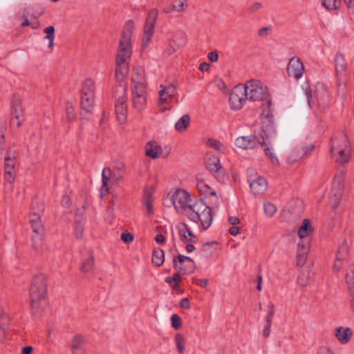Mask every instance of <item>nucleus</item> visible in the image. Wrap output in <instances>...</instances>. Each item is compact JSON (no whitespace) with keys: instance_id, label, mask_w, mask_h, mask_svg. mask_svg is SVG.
<instances>
[{"instance_id":"obj_1","label":"nucleus","mask_w":354,"mask_h":354,"mask_svg":"<svg viewBox=\"0 0 354 354\" xmlns=\"http://www.w3.org/2000/svg\"><path fill=\"white\" fill-rule=\"evenodd\" d=\"M262 132L263 135L261 138L256 135L239 136L236 138L234 145L242 149H252L259 145H266L267 140L275 136L276 131L272 116L263 115L261 118Z\"/></svg>"},{"instance_id":"obj_2","label":"nucleus","mask_w":354,"mask_h":354,"mask_svg":"<svg viewBox=\"0 0 354 354\" xmlns=\"http://www.w3.org/2000/svg\"><path fill=\"white\" fill-rule=\"evenodd\" d=\"M46 290V277L42 274L35 276L30 290V306L32 315L35 316L41 315L46 308L48 305Z\"/></svg>"},{"instance_id":"obj_3","label":"nucleus","mask_w":354,"mask_h":354,"mask_svg":"<svg viewBox=\"0 0 354 354\" xmlns=\"http://www.w3.org/2000/svg\"><path fill=\"white\" fill-rule=\"evenodd\" d=\"M187 215L193 222L200 223L203 230L209 228L212 222V210L202 201H195Z\"/></svg>"},{"instance_id":"obj_4","label":"nucleus","mask_w":354,"mask_h":354,"mask_svg":"<svg viewBox=\"0 0 354 354\" xmlns=\"http://www.w3.org/2000/svg\"><path fill=\"white\" fill-rule=\"evenodd\" d=\"M133 29L134 24L132 21L129 20L125 23L121 33L115 62H129L131 55V37Z\"/></svg>"},{"instance_id":"obj_5","label":"nucleus","mask_w":354,"mask_h":354,"mask_svg":"<svg viewBox=\"0 0 354 354\" xmlns=\"http://www.w3.org/2000/svg\"><path fill=\"white\" fill-rule=\"evenodd\" d=\"M243 85V91L248 101L263 102L268 97L267 86L261 81L252 80Z\"/></svg>"},{"instance_id":"obj_6","label":"nucleus","mask_w":354,"mask_h":354,"mask_svg":"<svg viewBox=\"0 0 354 354\" xmlns=\"http://www.w3.org/2000/svg\"><path fill=\"white\" fill-rule=\"evenodd\" d=\"M80 93L82 109L86 113H91L93 109L95 95V82L92 78L88 77L82 81Z\"/></svg>"},{"instance_id":"obj_7","label":"nucleus","mask_w":354,"mask_h":354,"mask_svg":"<svg viewBox=\"0 0 354 354\" xmlns=\"http://www.w3.org/2000/svg\"><path fill=\"white\" fill-rule=\"evenodd\" d=\"M115 97V113L120 124H123L127 118V89L126 85H117L114 88Z\"/></svg>"},{"instance_id":"obj_8","label":"nucleus","mask_w":354,"mask_h":354,"mask_svg":"<svg viewBox=\"0 0 354 354\" xmlns=\"http://www.w3.org/2000/svg\"><path fill=\"white\" fill-rule=\"evenodd\" d=\"M41 214L31 212L30 214V223L32 233V248L36 251H39L44 243V227L40 218Z\"/></svg>"},{"instance_id":"obj_9","label":"nucleus","mask_w":354,"mask_h":354,"mask_svg":"<svg viewBox=\"0 0 354 354\" xmlns=\"http://www.w3.org/2000/svg\"><path fill=\"white\" fill-rule=\"evenodd\" d=\"M160 87L158 106L160 111L164 112L171 109L172 101L177 96V89L174 84H161Z\"/></svg>"},{"instance_id":"obj_10","label":"nucleus","mask_w":354,"mask_h":354,"mask_svg":"<svg viewBox=\"0 0 354 354\" xmlns=\"http://www.w3.org/2000/svg\"><path fill=\"white\" fill-rule=\"evenodd\" d=\"M171 201L176 212L180 213H187L194 203L190 194L183 189H176L173 193Z\"/></svg>"},{"instance_id":"obj_11","label":"nucleus","mask_w":354,"mask_h":354,"mask_svg":"<svg viewBox=\"0 0 354 354\" xmlns=\"http://www.w3.org/2000/svg\"><path fill=\"white\" fill-rule=\"evenodd\" d=\"M248 180L250 184V190L254 196H261L267 191V180L259 176L252 169L248 170Z\"/></svg>"},{"instance_id":"obj_12","label":"nucleus","mask_w":354,"mask_h":354,"mask_svg":"<svg viewBox=\"0 0 354 354\" xmlns=\"http://www.w3.org/2000/svg\"><path fill=\"white\" fill-rule=\"evenodd\" d=\"M248 101L243 91V85L235 86L230 93L229 102L231 108L234 110L241 109Z\"/></svg>"},{"instance_id":"obj_13","label":"nucleus","mask_w":354,"mask_h":354,"mask_svg":"<svg viewBox=\"0 0 354 354\" xmlns=\"http://www.w3.org/2000/svg\"><path fill=\"white\" fill-rule=\"evenodd\" d=\"M174 268L177 271L189 274L194 270V261L188 257L179 254L173 259Z\"/></svg>"},{"instance_id":"obj_14","label":"nucleus","mask_w":354,"mask_h":354,"mask_svg":"<svg viewBox=\"0 0 354 354\" xmlns=\"http://www.w3.org/2000/svg\"><path fill=\"white\" fill-rule=\"evenodd\" d=\"M334 63L338 86L344 84L347 72V63L344 56L341 53H337L335 56Z\"/></svg>"},{"instance_id":"obj_15","label":"nucleus","mask_w":354,"mask_h":354,"mask_svg":"<svg viewBox=\"0 0 354 354\" xmlns=\"http://www.w3.org/2000/svg\"><path fill=\"white\" fill-rule=\"evenodd\" d=\"M131 89V91H147L145 72L140 67L133 70Z\"/></svg>"},{"instance_id":"obj_16","label":"nucleus","mask_w":354,"mask_h":354,"mask_svg":"<svg viewBox=\"0 0 354 354\" xmlns=\"http://www.w3.org/2000/svg\"><path fill=\"white\" fill-rule=\"evenodd\" d=\"M304 72V66L299 57H292L287 66V73L289 76L297 80L300 79Z\"/></svg>"},{"instance_id":"obj_17","label":"nucleus","mask_w":354,"mask_h":354,"mask_svg":"<svg viewBox=\"0 0 354 354\" xmlns=\"http://www.w3.org/2000/svg\"><path fill=\"white\" fill-rule=\"evenodd\" d=\"M176 229L178 231L180 240L184 243H196L198 242L197 236L192 233L186 223L183 222L178 223L176 225Z\"/></svg>"},{"instance_id":"obj_18","label":"nucleus","mask_w":354,"mask_h":354,"mask_svg":"<svg viewBox=\"0 0 354 354\" xmlns=\"http://www.w3.org/2000/svg\"><path fill=\"white\" fill-rule=\"evenodd\" d=\"M131 101L136 111H143L147 105V91H131Z\"/></svg>"},{"instance_id":"obj_19","label":"nucleus","mask_w":354,"mask_h":354,"mask_svg":"<svg viewBox=\"0 0 354 354\" xmlns=\"http://www.w3.org/2000/svg\"><path fill=\"white\" fill-rule=\"evenodd\" d=\"M205 163L207 169L214 174L216 178L221 180L223 177V169L218 157L209 156L207 158Z\"/></svg>"},{"instance_id":"obj_20","label":"nucleus","mask_w":354,"mask_h":354,"mask_svg":"<svg viewBox=\"0 0 354 354\" xmlns=\"http://www.w3.org/2000/svg\"><path fill=\"white\" fill-rule=\"evenodd\" d=\"M348 147H351V143L347 136L344 133H338L331 139L330 152L346 149Z\"/></svg>"},{"instance_id":"obj_21","label":"nucleus","mask_w":354,"mask_h":354,"mask_svg":"<svg viewBox=\"0 0 354 354\" xmlns=\"http://www.w3.org/2000/svg\"><path fill=\"white\" fill-rule=\"evenodd\" d=\"M145 149V155L152 159H156L162 156V149L156 141L148 142Z\"/></svg>"},{"instance_id":"obj_22","label":"nucleus","mask_w":354,"mask_h":354,"mask_svg":"<svg viewBox=\"0 0 354 354\" xmlns=\"http://www.w3.org/2000/svg\"><path fill=\"white\" fill-rule=\"evenodd\" d=\"M85 339L80 335H75L70 343V348L72 354H84Z\"/></svg>"},{"instance_id":"obj_23","label":"nucleus","mask_w":354,"mask_h":354,"mask_svg":"<svg viewBox=\"0 0 354 354\" xmlns=\"http://www.w3.org/2000/svg\"><path fill=\"white\" fill-rule=\"evenodd\" d=\"M115 63L116 68L115 76L116 81L118 82V85H125L123 82L129 73V62H124L120 63V62H115Z\"/></svg>"},{"instance_id":"obj_24","label":"nucleus","mask_w":354,"mask_h":354,"mask_svg":"<svg viewBox=\"0 0 354 354\" xmlns=\"http://www.w3.org/2000/svg\"><path fill=\"white\" fill-rule=\"evenodd\" d=\"M352 335L351 330L348 327H338L335 331V336L342 344H347L350 341Z\"/></svg>"},{"instance_id":"obj_25","label":"nucleus","mask_w":354,"mask_h":354,"mask_svg":"<svg viewBox=\"0 0 354 354\" xmlns=\"http://www.w3.org/2000/svg\"><path fill=\"white\" fill-rule=\"evenodd\" d=\"M308 251L309 243L308 241H301L298 243L297 252V261L298 265H302L304 263Z\"/></svg>"},{"instance_id":"obj_26","label":"nucleus","mask_w":354,"mask_h":354,"mask_svg":"<svg viewBox=\"0 0 354 354\" xmlns=\"http://www.w3.org/2000/svg\"><path fill=\"white\" fill-rule=\"evenodd\" d=\"M331 154L337 162L345 164L348 162L351 156V147L333 151Z\"/></svg>"},{"instance_id":"obj_27","label":"nucleus","mask_w":354,"mask_h":354,"mask_svg":"<svg viewBox=\"0 0 354 354\" xmlns=\"http://www.w3.org/2000/svg\"><path fill=\"white\" fill-rule=\"evenodd\" d=\"M157 15L158 12L155 10H152L149 12L144 28V33L148 34L151 36L153 35Z\"/></svg>"},{"instance_id":"obj_28","label":"nucleus","mask_w":354,"mask_h":354,"mask_svg":"<svg viewBox=\"0 0 354 354\" xmlns=\"http://www.w3.org/2000/svg\"><path fill=\"white\" fill-rule=\"evenodd\" d=\"M349 244L350 240L348 239H344L339 243L336 254V257H337L338 259L347 261L349 253Z\"/></svg>"},{"instance_id":"obj_29","label":"nucleus","mask_w":354,"mask_h":354,"mask_svg":"<svg viewBox=\"0 0 354 354\" xmlns=\"http://www.w3.org/2000/svg\"><path fill=\"white\" fill-rule=\"evenodd\" d=\"M197 188L200 192L204 194L206 196L212 197L214 199L212 202L217 203L218 198L216 192L205 183L203 181L198 182Z\"/></svg>"},{"instance_id":"obj_30","label":"nucleus","mask_w":354,"mask_h":354,"mask_svg":"<svg viewBox=\"0 0 354 354\" xmlns=\"http://www.w3.org/2000/svg\"><path fill=\"white\" fill-rule=\"evenodd\" d=\"M313 232V227L308 219H304L298 229V235L301 239L306 238Z\"/></svg>"},{"instance_id":"obj_31","label":"nucleus","mask_w":354,"mask_h":354,"mask_svg":"<svg viewBox=\"0 0 354 354\" xmlns=\"http://www.w3.org/2000/svg\"><path fill=\"white\" fill-rule=\"evenodd\" d=\"M317 104L320 109L325 110L328 106L329 97L328 93L325 89H322L317 91Z\"/></svg>"},{"instance_id":"obj_32","label":"nucleus","mask_w":354,"mask_h":354,"mask_svg":"<svg viewBox=\"0 0 354 354\" xmlns=\"http://www.w3.org/2000/svg\"><path fill=\"white\" fill-rule=\"evenodd\" d=\"M190 123L189 115H183L175 124V129L178 132H184L187 130Z\"/></svg>"},{"instance_id":"obj_33","label":"nucleus","mask_w":354,"mask_h":354,"mask_svg":"<svg viewBox=\"0 0 354 354\" xmlns=\"http://www.w3.org/2000/svg\"><path fill=\"white\" fill-rule=\"evenodd\" d=\"M11 109L12 115H22L23 109L21 106V101L20 97L18 95L15 94L12 98Z\"/></svg>"},{"instance_id":"obj_34","label":"nucleus","mask_w":354,"mask_h":354,"mask_svg":"<svg viewBox=\"0 0 354 354\" xmlns=\"http://www.w3.org/2000/svg\"><path fill=\"white\" fill-rule=\"evenodd\" d=\"M111 176V171L110 168H104L102 171V186L101 188L102 195L106 194L109 192L108 183Z\"/></svg>"},{"instance_id":"obj_35","label":"nucleus","mask_w":354,"mask_h":354,"mask_svg":"<svg viewBox=\"0 0 354 354\" xmlns=\"http://www.w3.org/2000/svg\"><path fill=\"white\" fill-rule=\"evenodd\" d=\"M304 156V152L301 151V147H297L289 153L288 160L289 163L294 164L298 162Z\"/></svg>"},{"instance_id":"obj_36","label":"nucleus","mask_w":354,"mask_h":354,"mask_svg":"<svg viewBox=\"0 0 354 354\" xmlns=\"http://www.w3.org/2000/svg\"><path fill=\"white\" fill-rule=\"evenodd\" d=\"M342 200V190L339 188L333 189L329 197V203L332 207H337Z\"/></svg>"},{"instance_id":"obj_37","label":"nucleus","mask_w":354,"mask_h":354,"mask_svg":"<svg viewBox=\"0 0 354 354\" xmlns=\"http://www.w3.org/2000/svg\"><path fill=\"white\" fill-rule=\"evenodd\" d=\"M164 259H165V254H164V252L161 249H155L153 252V254H152V259H151V261H152V263L159 267L160 266L163 262H164Z\"/></svg>"},{"instance_id":"obj_38","label":"nucleus","mask_w":354,"mask_h":354,"mask_svg":"<svg viewBox=\"0 0 354 354\" xmlns=\"http://www.w3.org/2000/svg\"><path fill=\"white\" fill-rule=\"evenodd\" d=\"M152 202L153 197L151 192L145 191L143 196V203L149 214H152L153 213Z\"/></svg>"},{"instance_id":"obj_39","label":"nucleus","mask_w":354,"mask_h":354,"mask_svg":"<svg viewBox=\"0 0 354 354\" xmlns=\"http://www.w3.org/2000/svg\"><path fill=\"white\" fill-rule=\"evenodd\" d=\"M10 323V318L8 314L2 313L0 315V336L6 335V330Z\"/></svg>"},{"instance_id":"obj_40","label":"nucleus","mask_w":354,"mask_h":354,"mask_svg":"<svg viewBox=\"0 0 354 354\" xmlns=\"http://www.w3.org/2000/svg\"><path fill=\"white\" fill-rule=\"evenodd\" d=\"M346 282L349 292L354 295V265L346 274Z\"/></svg>"},{"instance_id":"obj_41","label":"nucleus","mask_w":354,"mask_h":354,"mask_svg":"<svg viewBox=\"0 0 354 354\" xmlns=\"http://www.w3.org/2000/svg\"><path fill=\"white\" fill-rule=\"evenodd\" d=\"M44 32L46 34L44 38L49 41L48 47L52 50L54 46L55 28L52 26H48L44 29Z\"/></svg>"},{"instance_id":"obj_42","label":"nucleus","mask_w":354,"mask_h":354,"mask_svg":"<svg viewBox=\"0 0 354 354\" xmlns=\"http://www.w3.org/2000/svg\"><path fill=\"white\" fill-rule=\"evenodd\" d=\"M94 266V258L92 254H89L88 257L82 261L80 270L82 272H88L92 270Z\"/></svg>"},{"instance_id":"obj_43","label":"nucleus","mask_w":354,"mask_h":354,"mask_svg":"<svg viewBox=\"0 0 354 354\" xmlns=\"http://www.w3.org/2000/svg\"><path fill=\"white\" fill-rule=\"evenodd\" d=\"M264 146H265V147H264L263 150H264L266 154L270 158L272 163L274 165H278L279 161H278L277 157L275 155V153H274L272 148L270 145L269 140H267V145H264Z\"/></svg>"},{"instance_id":"obj_44","label":"nucleus","mask_w":354,"mask_h":354,"mask_svg":"<svg viewBox=\"0 0 354 354\" xmlns=\"http://www.w3.org/2000/svg\"><path fill=\"white\" fill-rule=\"evenodd\" d=\"M206 145L216 150L218 152H224V150L225 149L224 145L223 143H221L220 141L217 140H214V139H208L207 141H206Z\"/></svg>"},{"instance_id":"obj_45","label":"nucleus","mask_w":354,"mask_h":354,"mask_svg":"<svg viewBox=\"0 0 354 354\" xmlns=\"http://www.w3.org/2000/svg\"><path fill=\"white\" fill-rule=\"evenodd\" d=\"M322 4L327 10H337L341 5V0H322Z\"/></svg>"},{"instance_id":"obj_46","label":"nucleus","mask_w":354,"mask_h":354,"mask_svg":"<svg viewBox=\"0 0 354 354\" xmlns=\"http://www.w3.org/2000/svg\"><path fill=\"white\" fill-rule=\"evenodd\" d=\"M175 343L179 353H183L185 350V338L180 333L175 335Z\"/></svg>"},{"instance_id":"obj_47","label":"nucleus","mask_w":354,"mask_h":354,"mask_svg":"<svg viewBox=\"0 0 354 354\" xmlns=\"http://www.w3.org/2000/svg\"><path fill=\"white\" fill-rule=\"evenodd\" d=\"M265 214L268 217H272L277 212L276 206L270 202H265L263 204Z\"/></svg>"},{"instance_id":"obj_48","label":"nucleus","mask_w":354,"mask_h":354,"mask_svg":"<svg viewBox=\"0 0 354 354\" xmlns=\"http://www.w3.org/2000/svg\"><path fill=\"white\" fill-rule=\"evenodd\" d=\"M310 273L309 271L302 272L297 279V283L299 286H306L310 281Z\"/></svg>"},{"instance_id":"obj_49","label":"nucleus","mask_w":354,"mask_h":354,"mask_svg":"<svg viewBox=\"0 0 354 354\" xmlns=\"http://www.w3.org/2000/svg\"><path fill=\"white\" fill-rule=\"evenodd\" d=\"M187 4L186 3V0H174L172 3V10L181 12L187 8Z\"/></svg>"},{"instance_id":"obj_50","label":"nucleus","mask_w":354,"mask_h":354,"mask_svg":"<svg viewBox=\"0 0 354 354\" xmlns=\"http://www.w3.org/2000/svg\"><path fill=\"white\" fill-rule=\"evenodd\" d=\"M267 313L265 317L266 322H271L274 313V305L272 302H269L266 306Z\"/></svg>"},{"instance_id":"obj_51","label":"nucleus","mask_w":354,"mask_h":354,"mask_svg":"<svg viewBox=\"0 0 354 354\" xmlns=\"http://www.w3.org/2000/svg\"><path fill=\"white\" fill-rule=\"evenodd\" d=\"M15 169H4V179L6 182L12 183L15 180Z\"/></svg>"},{"instance_id":"obj_52","label":"nucleus","mask_w":354,"mask_h":354,"mask_svg":"<svg viewBox=\"0 0 354 354\" xmlns=\"http://www.w3.org/2000/svg\"><path fill=\"white\" fill-rule=\"evenodd\" d=\"M43 204L39 201L35 200L32 202L31 206V212H35V213L41 214V213L43 212Z\"/></svg>"},{"instance_id":"obj_53","label":"nucleus","mask_w":354,"mask_h":354,"mask_svg":"<svg viewBox=\"0 0 354 354\" xmlns=\"http://www.w3.org/2000/svg\"><path fill=\"white\" fill-rule=\"evenodd\" d=\"M171 321L172 327L174 328L175 329H178L180 327L181 319L178 315L173 314L171 317Z\"/></svg>"},{"instance_id":"obj_54","label":"nucleus","mask_w":354,"mask_h":354,"mask_svg":"<svg viewBox=\"0 0 354 354\" xmlns=\"http://www.w3.org/2000/svg\"><path fill=\"white\" fill-rule=\"evenodd\" d=\"M15 158L6 157L4 160V169H15Z\"/></svg>"},{"instance_id":"obj_55","label":"nucleus","mask_w":354,"mask_h":354,"mask_svg":"<svg viewBox=\"0 0 354 354\" xmlns=\"http://www.w3.org/2000/svg\"><path fill=\"white\" fill-rule=\"evenodd\" d=\"M214 84L222 91H225L226 90V85L224 81L220 77H215L214 80Z\"/></svg>"},{"instance_id":"obj_56","label":"nucleus","mask_w":354,"mask_h":354,"mask_svg":"<svg viewBox=\"0 0 354 354\" xmlns=\"http://www.w3.org/2000/svg\"><path fill=\"white\" fill-rule=\"evenodd\" d=\"M75 236L77 239H81L83 236L84 227L80 223H76L75 227Z\"/></svg>"},{"instance_id":"obj_57","label":"nucleus","mask_w":354,"mask_h":354,"mask_svg":"<svg viewBox=\"0 0 354 354\" xmlns=\"http://www.w3.org/2000/svg\"><path fill=\"white\" fill-rule=\"evenodd\" d=\"M121 240L124 243H131L133 241V235L129 232H124L121 234Z\"/></svg>"},{"instance_id":"obj_58","label":"nucleus","mask_w":354,"mask_h":354,"mask_svg":"<svg viewBox=\"0 0 354 354\" xmlns=\"http://www.w3.org/2000/svg\"><path fill=\"white\" fill-rule=\"evenodd\" d=\"M22 115H17V114H12V118L11 119V124L14 127H19L21 126V120L20 117Z\"/></svg>"},{"instance_id":"obj_59","label":"nucleus","mask_w":354,"mask_h":354,"mask_svg":"<svg viewBox=\"0 0 354 354\" xmlns=\"http://www.w3.org/2000/svg\"><path fill=\"white\" fill-rule=\"evenodd\" d=\"M346 261V260L338 259L337 257H335V260L334 266H333L334 269H335L336 270H341Z\"/></svg>"},{"instance_id":"obj_60","label":"nucleus","mask_w":354,"mask_h":354,"mask_svg":"<svg viewBox=\"0 0 354 354\" xmlns=\"http://www.w3.org/2000/svg\"><path fill=\"white\" fill-rule=\"evenodd\" d=\"M271 325V322H266L262 332L264 337H268L270 335Z\"/></svg>"},{"instance_id":"obj_61","label":"nucleus","mask_w":354,"mask_h":354,"mask_svg":"<svg viewBox=\"0 0 354 354\" xmlns=\"http://www.w3.org/2000/svg\"><path fill=\"white\" fill-rule=\"evenodd\" d=\"M261 6L262 5L260 2H256L249 7L248 12L250 13H254L257 12L258 10H259L261 8Z\"/></svg>"},{"instance_id":"obj_62","label":"nucleus","mask_w":354,"mask_h":354,"mask_svg":"<svg viewBox=\"0 0 354 354\" xmlns=\"http://www.w3.org/2000/svg\"><path fill=\"white\" fill-rule=\"evenodd\" d=\"M317 354H334V353L329 348L323 346L318 348Z\"/></svg>"},{"instance_id":"obj_63","label":"nucleus","mask_w":354,"mask_h":354,"mask_svg":"<svg viewBox=\"0 0 354 354\" xmlns=\"http://www.w3.org/2000/svg\"><path fill=\"white\" fill-rule=\"evenodd\" d=\"M228 221L232 225V226H239L241 224L239 218L236 216H230L228 218Z\"/></svg>"},{"instance_id":"obj_64","label":"nucleus","mask_w":354,"mask_h":354,"mask_svg":"<svg viewBox=\"0 0 354 354\" xmlns=\"http://www.w3.org/2000/svg\"><path fill=\"white\" fill-rule=\"evenodd\" d=\"M180 306L184 309H189L190 308V304L187 298H183L180 301Z\"/></svg>"}]
</instances>
